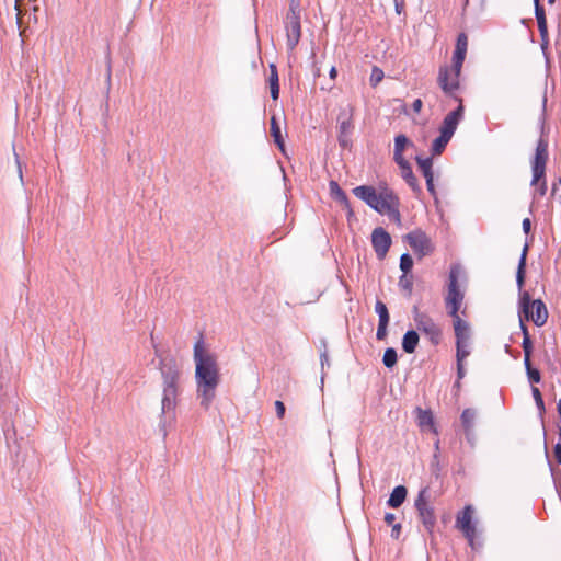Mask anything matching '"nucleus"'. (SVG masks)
Here are the masks:
<instances>
[{
  "label": "nucleus",
  "mask_w": 561,
  "mask_h": 561,
  "mask_svg": "<svg viewBox=\"0 0 561 561\" xmlns=\"http://www.w3.org/2000/svg\"><path fill=\"white\" fill-rule=\"evenodd\" d=\"M193 357L197 398L201 399V405L208 410L216 397V390L220 382V370L217 356L206 350L202 335H199V339L194 344Z\"/></svg>",
  "instance_id": "obj_1"
},
{
  "label": "nucleus",
  "mask_w": 561,
  "mask_h": 561,
  "mask_svg": "<svg viewBox=\"0 0 561 561\" xmlns=\"http://www.w3.org/2000/svg\"><path fill=\"white\" fill-rule=\"evenodd\" d=\"M159 370L162 377L161 417L164 421L175 419L182 366L173 356L160 359Z\"/></svg>",
  "instance_id": "obj_2"
},
{
  "label": "nucleus",
  "mask_w": 561,
  "mask_h": 561,
  "mask_svg": "<svg viewBox=\"0 0 561 561\" xmlns=\"http://www.w3.org/2000/svg\"><path fill=\"white\" fill-rule=\"evenodd\" d=\"M528 244L523 248L522 255L518 262L516 272V284L519 289L520 309L526 320L531 319L537 327H542L548 319V310L542 300H531L528 291H523L526 275V260H527Z\"/></svg>",
  "instance_id": "obj_3"
},
{
  "label": "nucleus",
  "mask_w": 561,
  "mask_h": 561,
  "mask_svg": "<svg viewBox=\"0 0 561 561\" xmlns=\"http://www.w3.org/2000/svg\"><path fill=\"white\" fill-rule=\"evenodd\" d=\"M414 506L417 512L419 519L430 536L433 535L436 525V515L434 506L431 502L430 488L425 486L420 490Z\"/></svg>",
  "instance_id": "obj_4"
},
{
  "label": "nucleus",
  "mask_w": 561,
  "mask_h": 561,
  "mask_svg": "<svg viewBox=\"0 0 561 561\" xmlns=\"http://www.w3.org/2000/svg\"><path fill=\"white\" fill-rule=\"evenodd\" d=\"M458 277L459 270L457 266H453L449 271L447 295L445 297V305L450 317L458 314L465 298V294L460 290L458 284Z\"/></svg>",
  "instance_id": "obj_5"
},
{
  "label": "nucleus",
  "mask_w": 561,
  "mask_h": 561,
  "mask_svg": "<svg viewBox=\"0 0 561 561\" xmlns=\"http://www.w3.org/2000/svg\"><path fill=\"white\" fill-rule=\"evenodd\" d=\"M353 131V107L348 105L342 108L337 115V141L343 149L352 146Z\"/></svg>",
  "instance_id": "obj_6"
},
{
  "label": "nucleus",
  "mask_w": 561,
  "mask_h": 561,
  "mask_svg": "<svg viewBox=\"0 0 561 561\" xmlns=\"http://www.w3.org/2000/svg\"><path fill=\"white\" fill-rule=\"evenodd\" d=\"M399 198L394 192L388 187H381L378 193V201L375 210L379 214H387L390 218L400 220Z\"/></svg>",
  "instance_id": "obj_7"
},
{
  "label": "nucleus",
  "mask_w": 561,
  "mask_h": 561,
  "mask_svg": "<svg viewBox=\"0 0 561 561\" xmlns=\"http://www.w3.org/2000/svg\"><path fill=\"white\" fill-rule=\"evenodd\" d=\"M548 161V140L540 138L537 142L535 157L531 161L533 180L531 185H536L546 175V164Z\"/></svg>",
  "instance_id": "obj_8"
},
{
  "label": "nucleus",
  "mask_w": 561,
  "mask_h": 561,
  "mask_svg": "<svg viewBox=\"0 0 561 561\" xmlns=\"http://www.w3.org/2000/svg\"><path fill=\"white\" fill-rule=\"evenodd\" d=\"M405 240L420 257L426 256L433 251L430 238L421 230L411 231L405 236Z\"/></svg>",
  "instance_id": "obj_9"
},
{
  "label": "nucleus",
  "mask_w": 561,
  "mask_h": 561,
  "mask_svg": "<svg viewBox=\"0 0 561 561\" xmlns=\"http://www.w3.org/2000/svg\"><path fill=\"white\" fill-rule=\"evenodd\" d=\"M472 505H466L462 511L457 514L456 517V527L461 530L463 536L469 540L470 545H472L474 536H476V525L472 523L473 515Z\"/></svg>",
  "instance_id": "obj_10"
},
{
  "label": "nucleus",
  "mask_w": 561,
  "mask_h": 561,
  "mask_svg": "<svg viewBox=\"0 0 561 561\" xmlns=\"http://www.w3.org/2000/svg\"><path fill=\"white\" fill-rule=\"evenodd\" d=\"M437 82L446 95L454 98L458 102L461 100L456 94L459 89V77H455L447 66L439 68Z\"/></svg>",
  "instance_id": "obj_11"
},
{
  "label": "nucleus",
  "mask_w": 561,
  "mask_h": 561,
  "mask_svg": "<svg viewBox=\"0 0 561 561\" xmlns=\"http://www.w3.org/2000/svg\"><path fill=\"white\" fill-rule=\"evenodd\" d=\"M414 321L417 330L426 334L433 344L439 343L442 332L431 317L423 312H416Z\"/></svg>",
  "instance_id": "obj_12"
},
{
  "label": "nucleus",
  "mask_w": 561,
  "mask_h": 561,
  "mask_svg": "<svg viewBox=\"0 0 561 561\" xmlns=\"http://www.w3.org/2000/svg\"><path fill=\"white\" fill-rule=\"evenodd\" d=\"M371 244L377 257L383 260L391 245V237L383 228H375L371 233Z\"/></svg>",
  "instance_id": "obj_13"
},
{
  "label": "nucleus",
  "mask_w": 561,
  "mask_h": 561,
  "mask_svg": "<svg viewBox=\"0 0 561 561\" xmlns=\"http://www.w3.org/2000/svg\"><path fill=\"white\" fill-rule=\"evenodd\" d=\"M463 111L465 107L462 105V100H459L458 107L445 116L439 127V133L451 138L457 129L458 124L463 117Z\"/></svg>",
  "instance_id": "obj_14"
},
{
  "label": "nucleus",
  "mask_w": 561,
  "mask_h": 561,
  "mask_svg": "<svg viewBox=\"0 0 561 561\" xmlns=\"http://www.w3.org/2000/svg\"><path fill=\"white\" fill-rule=\"evenodd\" d=\"M285 28L287 37V48L290 51H293L298 45L301 37L300 16H286Z\"/></svg>",
  "instance_id": "obj_15"
},
{
  "label": "nucleus",
  "mask_w": 561,
  "mask_h": 561,
  "mask_svg": "<svg viewBox=\"0 0 561 561\" xmlns=\"http://www.w3.org/2000/svg\"><path fill=\"white\" fill-rule=\"evenodd\" d=\"M535 15H536L538 30H539V34H540V39H541L540 45H541L542 50H545L549 46V33H548V25H547L545 8L541 5V3L535 4Z\"/></svg>",
  "instance_id": "obj_16"
},
{
  "label": "nucleus",
  "mask_w": 561,
  "mask_h": 561,
  "mask_svg": "<svg viewBox=\"0 0 561 561\" xmlns=\"http://www.w3.org/2000/svg\"><path fill=\"white\" fill-rule=\"evenodd\" d=\"M353 194L364 201L369 207L375 209L378 201V193L375 187L369 185H360L353 188Z\"/></svg>",
  "instance_id": "obj_17"
},
{
  "label": "nucleus",
  "mask_w": 561,
  "mask_h": 561,
  "mask_svg": "<svg viewBox=\"0 0 561 561\" xmlns=\"http://www.w3.org/2000/svg\"><path fill=\"white\" fill-rule=\"evenodd\" d=\"M329 188L331 197L339 202L341 206L347 210V217L351 218L352 216H354V211L351 207L350 201L345 192L340 187L339 183L335 181H330Z\"/></svg>",
  "instance_id": "obj_18"
},
{
  "label": "nucleus",
  "mask_w": 561,
  "mask_h": 561,
  "mask_svg": "<svg viewBox=\"0 0 561 561\" xmlns=\"http://www.w3.org/2000/svg\"><path fill=\"white\" fill-rule=\"evenodd\" d=\"M451 318H453V322H454V331H455L456 342L462 343V341H469V339H470L469 324L466 321H463L459 317V314H456L455 317H451Z\"/></svg>",
  "instance_id": "obj_19"
},
{
  "label": "nucleus",
  "mask_w": 561,
  "mask_h": 561,
  "mask_svg": "<svg viewBox=\"0 0 561 561\" xmlns=\"http://www.w3.org/2000/svg\"><path fill=\"white\" fill-rule=\"evenodd\" d=\"M476 417L477 411L471 408L465 409L461 413L460 421L468 439L473 432Z\"/></svg>",
  "instance_id": "obj_20"
},
{
  "label": "nucleus",
  "mask_w": 561,
  "mask_h": 561,
  "mask_svg": "<svg viewBox=\"0 0 561 561\" xmlns=\"http://www.w3.org/2000/svg\"><path fill=\"white\" fill-rule=\"evenodd\" d=\"M407 494H408L407 488L403 485H398L392 490V492L387 501V504L392 508H398L405 501Z\"/></svg>",
  "instance_id": "obj_21"
},
{
  "label": "nucleus",
  "mask_w": 561,
  "mask_h": 561,
  "mask_svg": "<svg viewBox=\"0 0 561 561\" xmlns=\"http://www.w3.org/2000/svg\"><path fill=\"white\" fill-rule=\"evenodd\" d=\"M401 176L415 195H420L422 193V187L420 186L417 179L412 171L411 164L401 169Z\"/></svg>",
  "instance_id": "obj_22"
},
{
  "label": "nucleus",
  "mask_w": 561,
  "mask_h": 561,
  "mask_svg": "<svg viewBox=\"0 0 561 561\" xmlns=\"http://www.w3.org/2000/svg\"><path fill=\"white\" fill-rule=\"evenodd\" d=\"M520 329L523 331L522 347L524 351V364H528V362H530V356H531V352H533V342H531L530 335L528 333V329L524 324L523 320H520Z\"/></svg>",
  "instance_id": "obj_23"
},
{
  "label": "nucleus",
  "mask_w": 561,
  "mask_h": 561,
  "mask_svg": "<svg viewBox=\"0 0 561 561\" xmlns=\"http://www.w3.org/2000/svg\"><path fill=\"white\" fill-rule=\"evenodd\" d=\"M419 334L414 330H409L402 339V348L405 353H413L419 344Z\"/></svg>",
  "instance_id": "obj_24"
},
{
  "label": "nucleus",
  "mask_w": 561,
  "mask_h": 561,
  "mask_svg": "<svg viewBox=\"0 0 561 561\" xmlns=\"http://www.w3.org/2000/svg\"><path fill=\"white\" fill-rule=\"evenodd\" d=\"M271 136L274 139V142L280 150H284V139L282 136L280 126L275 116L271 118Z\"/></svg>",
  "instance_id": "obj_25"
},
{
  "label": "nucleus",
  "mask_w": 561,
  "mask_h": 561,
  "mask_svg": "<svg viewBox=\"0 0 561 561\" xmlns=\"http://www.w3.org/2000/svg\"><path fill=\"white\" fill-rule=\"evenodd\" d=\"M415 161L419 165L420 171L422 172L423 176L426 179L428 176H433V160L432 158H422L420 156L415 157Z\"/></svg>",
  "instance_id": "obj_26"
},
{
  "label": "nucleus",
  "mask_w": 561,
  "mask_h": 561,
  "mask_svg": "<svg viewBox=\"0 0 561 561\" xmlns=\"http://www.w3.org/2000/svg\"><path fill=\"white\" fill-rule=\"evenodd\" d=\"M398 285L400 289L404 291L408 297H410L413 290V275L410 273H403L399 278Z\"/></svg>",
  "instance_id": "obj_27"
},
{
  "label": "nucleus",
  "mask_w": 561,
  "mask_h": 561,
  "mask_svg": "<svg viewBox=\"0 0 561 561\" xmlns=\"http://www.w3.org/2000/svg\"><path fill=\"white\" fill-rule=\"evenodd\" d=\"M450 139V137L439 134V136L433 141L432 153L434 156H439L445 150Z\"/></svg>",
  "instance_id": "obj_28"
},
{
  "label": "nucleus",
  "mask_w": 561,
  "mask_h": 561,
  "mask_svg": "<svg viewBox=\"0 0 561 561\" xmlns=\"http://www.w3.org/2000/svg\"><path fill=\"white\" fill-rule=\"evenodd\" d=\"M417 412V424L420 427H430L433 426V415L430 411L422 410L421 408L416 409Z\"/></svg>",
  "instance_id": "obj_29"
},
{
  "label": "nucleus",
  "mask_w": 561,
  "mask_h": 561,
  "mask_svg": "<svg viewBox=\"0 0 561 561\" xmlns=\"http://www.w3.org/2000/svg\"><path fill=\"white\" fill-rule=\"evenodd\" d=\"M468 48V37L465 33H460L457 37L454 55L466 56Z\"/></svg>",
  "instance_id": "obj_30"
},
{
  "label": "nucleus",
  "mask_w": 561,
  "mask_h": 561,
  "mask_svg": "<svg viewBox=\"0 0 561 561\" xmlns=\"http://www.w3.org/2000/svg\"><path fill=\"white\" fill-rule=\"evenodd\" d=\"M398 360L397 351L392 347H389L385 351L382 363L387 368H392Z\"/></svg>",
  "instance_id": "obj_31"
},
{
  "label": "nucleus",
  "mask_w": 561,
  "mask_h": 561,
  "mask_svg": "<svg viewBox=\"0 0 561 561\" xmlns=\"http://www.w3.org/2000/svg\"><path fill=\"white\" fill-rule=\"evenodd\" d=\"M524 365L529 382L531 385L539 383L541 381L540 371L537 368L533 367L531 362H528V364Z\"/></svg>",
  "instance_id": "obj_32"
},
{
  "label": "nucleus",
  "mask_w": 561,
  "mask_h": 561,
  "mask_svg": "<svg viewBox=\"0 0 561 561\" xmlns=\"http://www.w3.org/2000/svg\"><path fill=\"white\" fill-rule=\"evenodd\" d=\"M468 346H469V341H462V343L456 342L457 362H463L469 356L470 352L468 350Z\"/></svg>",
  "instance_id": "obj_33"
},
{
  "label": "nucleus",
  "mask_w": 561,
  "mask_h": 561,
  "mask_svg": "<svg viewBox=\"0 0 561 561\" xmlns=\"http://www.w3.org/2000/svg\"><path fill=\"white\" fill-rule=\"evenodd\" d=\"M413 144L409 140V138L401 134V135H398L396 138H394V150L393 151H397V152H403L404 149L408 147V146H412Z\"/></svg>",
  "instance_id": "obj_34"
},
{
  "label": "nucleus",
  "mask_w": 561,
  "mask_h": 561,
  "mask_svg": "<svg viewBox=\"0 0 561 561\" xmlns=\"http://www.w3.org/2000/svg\"><path fill=\"white\" fill-rule=\"evenodd\" d=\"M375 311L379 317V321H389L390 317L388 308L381 300L376 301Z\"/></svg>",
  "instance_id": "obj_35"
},
{
  "label": "nucleus",
  "mask_w": 561,
  "mask_h": 561,
  "mask_svg": "<svg viewBox=\"0 0 561 561\" xmlns=\"http://www.w3.org/2000/svg\"><path fill=\"white\" fill-rule=\"evenodd\" d=\"M413 267V259L410 254L404 253L400 257V270L402 273H410Z\"/></svg>",
  "instance_id": "obj_36"
},
{
  "label": "nucleus",
  "mask_w": 561,
  "mask_h": 561,
  "mask_svg": "<svg viewBox=\"0 0 561 561\" xmlns=\"http://www.w3.org/2000/svg\"><path fill=\"white\" fill-rule=\"evenodd\" d=\"M465 58H466V56H460V57H458V55L453 56V67L450 69V72H453V75H455V77L460 76Z\"/></svg>",
  "instance_id": "obj_37"
},
{
  "label": "nucleus",
  "mask_w": 561,
  "mask_h": 561,
  "mask_svg": "<svg viewBox=\"0 0 561 561\" xmlns=\"http://www.w3.org/2000/svg\"><path fill=\"white\" fill-rule=\"evenodd\" d=\"M531 393H533V397H534V400L536 402L538 410L540 411V413H543L546 409H545V402H543L540 390L537 387L533 386Z\"/></svg>",
  "instance_id": "obj_38"
},
{
  "label": "nucleus",
  "mask_w": 561,
  "mask_h": 561,
  "mask_svg": "<svg viewBox=\"0 0 561 561\" xmlns=\"http://www.w3.org/2000/svg\"><path fill=\"white\" fill-rule=\"evenodd\" d=\"M383 78V72L381 69L375 67L371 71L370 76V84L376 87Z\"/></svg>",
  "instance_id": "obj_39"
},
{
  "label": "nucleus",
  "mask_w": 561,
  "mask_h": 561,
  "mask_svg": "<svg viewBox=\"0 0 561 561\" xmlns=\"http://www.w3.org/2000/svg\"><path fill=\"white\" fill-rule=\"evenodd\" d=\"M389 321H379L376 337L377 340H385L387 336V328H388Z\"/></svg>",
  "instance_id": "obj_40"
},
{
  "label": "nucleus",
  "mask_w": 561,
  "mask_h": 561,
  "mask_svg": "<svg viewBox=\"0 0 561 561\" xmlns=\"http://www.w3.org/2000/svg\"><path fill=\"white\" fill-rule=\"evenodd\" d=\"M278 81H279V79H278L277 68L274 64H272L270 66V77H268L270 85H279Z\"/></svg>",
  "instance_id": "obj_41"
},
{
  "label": "nucleus",
  "mask_w": 561,
  "mask_h": 561,
  "mask_svg": "<svg viewBox=\"0 0 561 561\" xmlns=\"http://www.w3.org/2000/svg\"><path fill=\"white\" fill-rule=\"evenodd\" d=\"M298 15L300 16V3L299 0H290L289 10L286 16Z\"/></svg>",
  "instance_id": "obj_42"
},
{
  "label": "nucleus",
  "mask_w": 561,
  "mask_h": 561,
  "mask_svg": "<svg viewBox=\"0 0 561 561\" xmlns=\"http://www.w3.org/2000/svg\"><path fill=\"white\" fill-rule=\"evenodd\" d=\"M393 160L399 165L400 170L410 165L409 161L403 157V152L393 151Z\"/></svg>",
  "instance_id": "obj_43"
},
{
  "label": "nucleus",
  "mask_w": 561,
  "mask_h": 561,
  "mask_svg": "<svg viewBox=\"0 0 561 561\" xmlns=\"http://www.w3.org/2000/svg\"><path fill=\"white\" fill-rule=\"evenodd\" d=\"M558 435H559V442L556 444V446L553 448V454H554L557 462L559 465H561V427H559Z\"/></svg>",
  "instance_id": "obj_44"
},
{
  "label": "nucleus",
  "mask_w": 561,
  "mask_h": 561,
  "mask_svg": "<svg viewBox=\"0 0 561 561\" xmlns=\"http://www.w3.org/2000/svg\"><path fill=\"white\" fill-rule=\"evenodd\" d=\"M425 181H426L427 191L430 192V194L432 196L435 197L436 196V190H435V185H434V175L426 178Z\"/></svg>",
  "instance_id": "obj_45"
},
{
  "label": "nucleus",
  "mask_w": 561,
  "mask_h": 561,
  "mask_svg": "<svg viewBox=\"0 0 561 561\" xmlns=\"http://www.w3.org/2000/svg\"><path fill=\"white\" fill-rule=\"evenodd\" d=\"M275 409L277 417L283 419L286 411L284 403L279 400L275 401Z\"/></svg>",
  "instance_id": "obj_46"
},
{
  "label": "nucleus",
  "mask_w": 561,
  "mask_h": 561,
  "mask_svg": "<svg viewBox=\"0 0 561 561\" xmlns=\"http://www.w3.org/2000/svg\"><path fill=\"white\" fill-rule=\"evenodd\" d=\"M466 370L463 366V362H457V377L458 380L462 379L465 377Z\"/></svg>",
  "instance_id": "obj_47"
},
{
  "label": "nucleus",
  "mask_w": 561,
  "mask_h": 561,
  "mask_svg": "<svg viewBox=\"0 0 561 561\" xmlns=\"http://www.w3.org/2000/svg\"><path fill=\"white\" fill-rule=\"evenodd\" d=\"M401 534V524L392 525L391 537L398 539Z\"/></svg>",
  "instance_id": "obj_48"
},
{
  "label": "nucleus",
  "mask_w": 561,
  "mask_h": 561,
  "mask_svg": "<svg viewBox=\"0 0 561 561\" xmlns=\"http://www.w3.org/2000/svg\"><path fill=\"white\" fill-rule=\"evenodd\" d=\"M394 8L398 14L404 11V0H394Z\"/></svg>",
  "instance_id": "obj_49"
},
{
  "label": "nucleus",
  "mask_w": 561,
  "mask_h": 561,
  "mask_svg": "<svg viewBox=\"0 0 561 561\" xmlns=\"http://www.w3.org/2000/svg\"><path fill=\"white\" fill-rule=\"evenodd\" d=\"M271 96L273 100H277L279 98V85H270Z\"/></svg>",
  "instance_id": "obj_50"
},
{
  "label": "nucleus",
  "mask_w": 561,
  "mask_h": 561,
  "mask_svg": "<svg viewBox=\"0 0 561 561\" xmlns=\"http://www.w3.org/2000/svg\"><path fill=\"white\" fill-rule=\"evenodd\" d=\"M423 102L421 99H416L412 103V108L415 113H419L422 110Z\"/></svg>",
  "instance_id": "obj_51"
},
{
  "label": "nucleus",
  "mask_w": 561,
  "mask_h": 561,
  "mask_svg": "<svg viewBox=\"0 0 561 561\" xmlns=\"http://www.w3.org/2000/svg\"><path fill=\"white\" fill-rule=\"evenodd\" d=\"M383 519H385V522H386V524H387V525H391V526H392V525H394L393 523H394V520H396V515H394V514H392V513H386V515H385V518H383Z\"/></svg>",
  "instance_id": "obj_52"
},
{
  "label": "nucleus",
  "mask_w": 561,
  "mask_h": 561,
  "mask_svg": "<svg viewBox=\"0 0 561 561\" xmlns=\"http://www.w3.org/2000/svg\"><path fill=\"white\" fill-rule=\"evenodd\" d=\"M523 230L525 233H529L530 232V229H531V222H530V219L529 218H525L523 220Z\"/></svg>",
  "instance_id": "obj_53"
},
{
  "label": "nucleus",
  "mask_w": 561,
  "mask_h": 561,
  "mask_svg": "<svg viewBox=\"0 0 561 561\" xmlns=\"http://www.w3.org/2000/svg\"><path fill=\"white\" fill-rule=\"evenodd\" d=\"M320 359H321V365L322 367L327 364L329 365V356H328V353H327V350H324L321 355H320Z\"/></svg>",
  "instance_id": "obj_54"
},
{
  "label": "nucleus",
  "mask_w": 561,
  "mask_h": 561,
  "mask_svg": "<svg viewBox=\"0 0 561 561\" xmlns=\"http://www.w3.org/2000/svg\"><path fill=\"white\" fill-rule=\"evenodd\" d=\"M547 192V184H546V181H542L541 184L539 185V188H538V193L540 196H543Z\"/></svg>",
  "instance_id": "obj_55"
},
{
  "label": "nucleus",
  "mask_w": 561,
  "mask_h": 561,
  "mask_svg": "<svg viewBox=\"0 0 561 561\" xmlns=\"http://www.w3.org/2000/svg\"><path fill=\"white\" fill-rule=\"evenodd\" d=\"M336 76H337L336 68H335V67H332V68L330 69V78H331V79H335V78H336Z\"/></svg>",
  "instance_id": "obj_56"
},
{
  "label": "nucleus",
  "mask_w": 561,
  "mask_h": 561,
  "mask_svg": "<svg viewBox=\"0 0 561 561\" xmlns=\"http://www.w3.org/2000/svg\"><path fill=\"white\" fill-rule=\"evenodd\" d=\"M560 184L558 183V181L553 184V187H552V195H556L558 192H560V188H559Z\"/></svg>",
  "instance_id": "obj_57"
},
{
  "label": "nucleus",
  "mask_w": 561,
  "mask_h": 561,
  "mask_svg": "<svg viewBox=\"0 0 561 561\" xmlns=\"http://www.w3.org/2000/svg\"><path fill=\"white\" fill-rule=\"evenodd\" d=\"M557 411H558V415L561 416V399H559L557 402Z\"/></svg>",
  "instance_id": "obj_58"
},
{
  "label": "nucleus",
  "mask_w": 561,
  "mask_h": 561,
  "mask_svg": "<svg viewBox=\"0 0 561 561\" xmlns=\"http://www.w3.org/2000/svg\"><path fill=\"white\" fill-rule=\"evenodd\" d=\"M558 484L560 485V491H561V471L558 472Z\"/></svg>",
  "instance_id": "obj_59"
},
{
  "label": "nucleus",
  "mask_w": 561,
  "mask_h": 561,
  "mask_svg": "<svg viewBox=\"0 0 561 561\" xmlns=\"http://www.w3.org/2000/svg\"><path fill=\"white\" fill-rule=\"evenodd\" d=\"M18 167H19V174H20V178H22V171H21V165H20V162L18 161Z\"/></svg>",
  "instance_id": "obj_60"
},
{
  "label": "nucleus",
  "mask_w": 561,
  "mask_h": 561,
  "mask_svg": "<svg viewBox=\"0 0 561 561\" xmlns=\"http://www.w3.org/2000/svg\"><path fill=\"white\" fill-rule=\"evenodd\" d=\"M554 2H556V0H548L549 4H553Z\"/></svg>",
  "instance_id": "obj_61"
},
{
  "label": "nucleus",
  "mask_w": 561,
  "mask_h": 561,
  "mask_svg": "<svg viewBox=\"0 0 561 561\" xmlns=\"http://www.w3.org/2000/svg\"><path fill=\"white\" fill-rule=\"evenodd\" d=\"M540 3V0H534V4Z\"/></svg>",
  "instance_id": "obj_62"
},
{
  "label": "nucleus",
  "mask_w": 561,
  "mask_h": 561,
  "mask_svg": "<svg viewBox=\"0 0 561 561\" xmlns=\"http://www.w3.org/2000/svg\"><path fill=\"white\" fill-rule=\"evenodd\" d=\"M20 1H21V0H16V5L19 4V2H20Z\"/></svg>",
  "instance_id": "obj_63"
}]
</instances>
